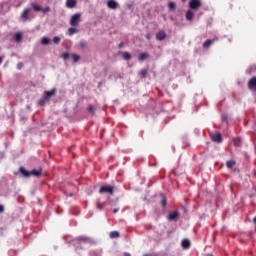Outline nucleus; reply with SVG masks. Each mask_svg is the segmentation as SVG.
Instances as JSON below:
<instances>
[{
	"instance_id": "1",
	"label": "nucleus",
	"mask_w": 256,
	"mask_h": 256,
	"mask_svg": "<svg viewBox=\"0 0 256 256\" xmlns=\"http://www.w3.org/2000/svg\"><path fill=\"white\" fill-rule=\"evenodd\" d=\"M100 195H113L115 193V186L104 185L99 189Z\"/></svg>"
},
{
	"instance_id": "2",
	"label": "nucleus",
	"mask_w": 256,
	"mask_h": 256,
	"mask_svg": "<svg viewBox=\"0 0 256 256\" xmlns=\"http://www.w3.org/2000/svg\"><path fill=\"white\" fill-rule=\"evenodd\" d=\"M33 15H31V9L30 8H26L22 11L20 19L21 21L25 22V21H31V19H33Z\"/></svg>"
},
{
	"instance_id": "3",
	"label": "nucleus",
	"mask_w": 256,
	"mask_h": 256,
	"mask_svg": "<svg viewBox=\"0 0 256 256\" xmlns=\"http://www.w3.org/2000/svg\"><path fill=\"white\" fill-rule=\"evenodd\" d=\"M79 23H81V14H73L70 18L71 27H79Z\"/></svg>"
},
{
	"instance_id": "4",
	"label": "nucleus",
	"mask_w": 256,
	"mask_h": 256,
	"mask_svg": "<svg viewBox=\"0 0 256 256\" xmlns=\"http://www.w3.org/2000/svg\"><path fill=\"white\" fill-rule=\"evenodd\" d=\"M77 241L81 243H93V240L87 236H78L73 240V243H77Z\"/></svg>"
},
{
	"instance_id": "5",
	"label": "nucleus",
	"mask_w": 256,
	"mask_h": 256,
	"mask_svg": "<svg viewBox=\"0 0 256 256\" xmlns=\"http://www.w3.org/2000/svg\"><path fill=\"white\" fill-rule=\"evenodd\" d=\"M189 7L191 9H198L201 7V0H190Z\"/></svg>"
},
{
	"instance_id": "6",
	"label": "nucleus",
	"mask_w": 256,
	"mask_h": 256,
	"mask_svg": "<svg viewBox=\"0 0 256 256\" xmlns=\"http://www.w3.org/2000/svg\"><path fill=\"white\" fill-rule=\"evenodd\" d=\"M212 141H214V143H223V137L221 136V133L217 132L213 134Z\"/></svg>"
},
{
	"instance_id": "7",
	"label": "nucleus",
	"mask_w": 256,
	"mask_h": 256,
	"mask_svg": "<svg viewBox=\"0 0 256 256\" xmlns=\"http://www.w3.org/2000/svg\"><path fill=\"white\" fill-rule=\"evenodd\" d=\"M107 7L108 9H117V7H119V3H117L115 0H108Z\"/></svg>"
},
{
	"instance_id": "8",
	"label": "nucleus",
	"mask_w": 256,
	"mask_h": 256,
	"mask_svg": "<svg viewBox=\"0 0 256 256\" xmlns=\"http://www.w3.org/2000/svg\"><path fill=\"white\" fill-rule=\"evenodd\" d=\"M168 221H177L179 219V212H172L167 217Z\"/></svg>"
},
{
	"instance_id": "9",
	"label": "nucleus",
	"mask_w": 256,
	"mask_h": 256,
	"mask_svg": "<svg viewBox=\"0 0 256 256\" xmlns=\"http://www.w3.org/2000/svg\"><path fill=\"white\" fill-rule=\"evenodd\" d=\"M181 246L185 250L190 249L191 241H189V239H183L182 242H181Z\"/></svg>"
},
{
	"instance_id": "10",
	"label": "nucleus",
	"mask_w": 256,
	"mask_h": 256,
	"mask_svg": "<svg viewBox=\"0 0 256 256\" xmlns=\"http://www.w3.org/2000/svg\"><path fill=\"white\" fill-rule=\"evenodd\" d=\"M77 6V0H67L66 1V7L68 9H73V7Z\"/></svg>"
},
{
	"instance_id": "11",
	"label": "nucleus",
	"mask_w": 256,
	"mask_h": 256,
	"mask_svg": "<svg viewBox=\"0 0 256 256\" xmlns=\"http://www.w3.org/2000/svg\"><path fill=\"white\" fill-rule=\"evenodd\" d=\"M165 37H167V33H165V31H159L157 34H156V39L158 41H163L165 39Z\"/></svg>"
},
{
	"instance_id": "12",
	"label": "nucleus",
	"mask_w": 256,
	"mask_h": 256,
	"mask_svg": "<svg viewBox=\"0 0 256 256\" xmlns=\"http://www.w3.org/2000/svg\"><path fill=\"white\" fill-rule=\"evenodd\" d=\"M55 93H57V89L53 88L51 90L44 92V97H53L55 96Z\"/></svg>"
},
{
	"instance_id": "13",
	"label": "nucleus",
	"mask_w": 256,
	"mask_h": 256,
	"mask_svg": "<svg viewBox=\"0 0 256 256\" xmlns=\"http://www.w3.org/2000/svg\"><path fill=\"white\" fill-rule=\"evenodd\" d=\"M43 173L42 169H34L32 171H30V175H33L34 177H41V174Z\"/></svg>"
},
{
	"instance_id": "14",
	"label": "nucleus",
	"mask_w": 256,
	"mask_h": 256,
	"mask_svg": "<svg viewBox=\"0 0 256 256\" xmlns=\"http://www.w3.org/2000/svg\"><path fill=\"white\" fill-rule=\"evenodd\" d=\"M194 16H195V14L193 13V11L188 10L186 12V19H187V21H192Z\"/></svg>"
},
{
	"instance_id": "15",
	"label": "nucleus",
	"mask_w": 256,
	"mask_h": 256,
	"mask_svg": "<svg viewBox=\"0 0 256 256\" xmlns=\"http://www.w3.org/2000/svg\"><path fill=\"white\" fill-rule=\"evenodd\" d=\"M236 163H237V162H235V160H228V161L226 162V167H227L228 169H233V167H235Z\"/></svg>"
},
{
	"instance_id": "16",
	"label": "nucleus",
	"mask_w": 256,
	"mask_h": 256,
	"mask_svg": "<svg viewBox=\"0 0 256 256\" xmlns=\"http://www.w3.org/2000/svg\"><path fill=\"white\" fill-rule=\"evenodd\" d=\"M20 173L24 176V177H31V172L25 170V168L20 167Z\"/></svg>"
},
{
	"instance_id": "17",
	"label": "nucleus",
	"mask_w": 256,
	"mask_h": 256,
	"mask_svg": "<svg viewBox=\"0 0 256 256\" xmlns=\"http://www.w3.org/2000/svg\"><path fill=\"white\" fill-rule=\"evenodd\" d=\"M49 99H50L49 97L42 98L41 100H39L38 105L40 107H43V105H45V103H49Z\"/></svg>"
},
{
	"instance_id": "18",
	"label": "nucleus",
	"mask_w": 256,
	"mask_h": 256,
	"mask_svg": "<svg viewBox=\"0 0 256 256\" xmlns=\"http://www.w3.org/2000/svg\"><path fill=\"white\" fill-rule=\"evenodd\" d=\"M119 232L118 231H112L110 232V239H119Z\"/></svg>"
},
{
	"instance_id": "19",
	"label": "nucleus",
	"mask_w": 256,
	"mask_h": 256,
	"mask_svg": "<svg viewBox=\"0 0 256 256\" xmlns=\"http://www.w3.org/2000/svg\"><path fill=\"white\" fill-rule=\"evenodd\" d=\"M51 43V40L48 37H42L41 38V44L42 45H49Z\"/></svg>"
},
{
	"instance_id": "20",
	"label": "nucleus",
	"mask_w": 256,
	"mask_h": 256,
	"mask_svg": "<svg viewBox=\"0 0 256 256\" xmlns=\"http://www.w3.org/2000/svg\"><path fill=\"white\" fill-rule=\"evenodd\" d=\"M148 57H149V54L141 53V54H139L138 59H139V61H145V59H147Z\"/></svg>"
},
{
	"instance_id": "21",
	"label": "nucleus",
	"mask_w": 256,
	"mask_h": 256,
	"mask_svg": "<svg viewBox=\"0 0 256 256\" xmlns=\"http://www.w3.org/2000/svg\"><path fill=\"white\" fill-rule=\"evenodd\" d=\"M14 39L17 43H19V41H21V39H23V35H21V33H16L14 36Z\"/></svg>"
},
{
	"instance_id": "22",
	"label": "nucleus",
	"mask_w": 256,
	"mask_h": 256,
	"mask_svg": "<svg viewBox=\"0 0 256 256\" xmlns=\"http://www.w3.org/2000/svg\"><path fill=\"white\" fill-rule=\"evenodd\" d=\"M75 33H77V29L74 26L68 29V35H75Z\"/></svg>"
},
{
	"instance_id": "23",
	"label": "nucleus",
	"mask_w": 256,
	"mask_h": 256,
	"mask_svg": "<svg viewBox=\"0 0 256 256\" xmlns=\"http://www.w3.org/2000/svg\"><path fill=\"white\" fill-rule=\"evenodd\" d=\"M74 63H77L79 61V59H81V56L77 55V54H72L71 55Z\"/></svg>"
},
{
	"instance_id": "24",
	"label": "nucleus",
	"mask_w": 256,
	"mask_h": 256,
	"mask_svg": "<svg viewBox=\"0 0 256 256\" xmlns=\"http://www.w3.org/2000/svg\"><path fill=\"white\" fill-rule=\"evenodd\" d=\"M32 9H34V11H42L41 6L35 3H32Z\"/></svg>"
},
{
	"instance_id": "25",
	"label": "nucleus",
	"mask_w": 256,
	"mask_h": 256,
	"mask_svg": "<svg viewBox=\"0 0 256 256\" xmlns=\"http://www.w3.org/2000/svg\"><path fill=\"white\" fill-rule=\"evenodd\" d=\"M123 59H125V61H129V59H131V54H129V52H124Z\"/></svg>"
},
{
	"instance_id": "26",
	"label": "nucleus",
	"mask_w": 256,
	"mask_h": 256,
	"mask_svg": "<svg viewBox=\"0 0 256 256\" xmlns=\"http://www.w3.org/2000/svg\"><path fill=\"white\" fill-rule=\"evenodd\" d=\"M53 43H55L56 45H59L61 43V38L59 36H55L53 38Z\"/></svg>"
},
{
	"instance_id": "27",
	"label": "nucleus",
	"mask_w": 256,
	"mask_h": 256,
	"mask_svg": "<svg viewBox=\"0 0 256 256\" xmlns=\"http://www.w3.org/2000/svg\"><path fill=\"white\" fill-rule=\"evenodd\" d=\"M211 43H213V40H206L205 43L203 44V47L207 48V47H211Z\"/></svg>"
},
{
	"instance_id": "28",
	"label": "nucleus",
	"mask_w": 256,
	"mask_h": 256,
	"mask_svg": "<svg viewBox=\"0 0 256 256\" xmlns=\"http://www.w3.org/2000/svg\"><path fill=\"white\" fill-rule=\"evenodd\" d=\"M160 204H161L163 207H167V198H166L165 196L162 197Z\"/></svg>"
},
{
	"instance_id": "29",
	"label": "nucleus",
	"mask_w": 256,
	"mask_h": 256,
	"mask_svg": "<svg viewBox=\"0 0 256 256\" xmlns=\"http://www.w3.org/2000/svg\"><path fill=\"white\" fill-rule=\"evenodd\" d=\"M175 7H176V5H175L174 2H170V3L168 4V8L170 9V11H173V9H175Z\"/></svg>"
},
{
	"instance_id": "30",
	"label": "nucleus",
	"mask_w": 256,
	"mask_h": 256,
	"mask_svg": "<svg viewBox=\"0 0 256 256\" xmlns=\"http://www.w3.org/2000/svg\"><path fill=\"white\" fill-rule=\"evenodd\" d=\"M79 47H80V49H85V47H87V42L81 41V42L79 43Z\"/></svg>"
},
{
	"instance_id": "31",
	"label": "nucleus",
	"mask_w": 256,
	"mask_h": 256,
	"mask_svg": "<svg viewBox=\"0 0 256 256\" xmlns=\"http://www.w3.org/2000/svg\"><path fill=\"white\" fill-rule=\"evenodd\" d=\"M140 77H146L147 76V70H142L139 72Z\"/></svg>"
},
{
	"instance_id": "32",
	"label": "nucleus",
	"mask_w": 256,
	"mask_h": 256,
	"mask_svg": "<svg viewBox=\"0 0 256 256\" xmlns=\"http://www.w3.org/2000/svg\"><path fill=\"white\" fill-rule=\"evenodd\" d=\"M234 144H235L237 147H239V145H241V139H239V138L234 139Z\"/></svg>"
},
{
	"instance_id": "33",
	"label": "nucleus",
	"mask_w": 256,
	"mask_h": 256,
	"mask_svg": "<svg viewBox=\"0 0 256 256\" xmlns=\"http://www.w3.org/2000/svg\"><path fill=\"white\" fill-rule=\"evenodd\" d=\"M103 207H105V204L100 203V202L97 203V209H99V211H101L103 209Z\"/></svg>"
},
{
	"instance_id": "34",
	"label": "nucleus",
	"mask_w": 256,
	"mask_h": 256,
	"mask_svg": "<svg viewBox=\"0 0 256 256\" xmlns=\"http://www.w3.org/2000/svg\"><path fill=\"white\" fill-rule=\"evenodd\" d=\"M61 57H62V59L67 60V59H69V53H63L61 55Z\"/></svg>"
},
{
	"instance_id": "35",
	"label": "nucleus",
	"mask_w": 256,
	"mask_h": 256,
	"mask_svg": "<svg viewBox=\"0 0 256 256\" xmlns=\"http://www.w3.org/2000/svg\"><path fill=\"white\" fill-rule=\"evenodd\" d=\"M93 110H94L93 105H89L88 106V113H92V115H93Z\"/></svg>"
},
{
	"instance_id": "36",
	"label": "nucleus",
	"mask_w": 256,
	"mask_h": 256,
	"mask_svg": "<svg viewBox=\"0 0 256 256\" xmlns=\"http://www.w3.org/2000/svg\"><path fill=\"white\" fill-rule=\"evenodd\" d=\"M51 9L49 8V6L45 7L44 9H42L43 13H49Z\"/></svg>"
},
{
	"instance_id": "37",
	"label": "nucleus",
	"mask_w": 256,
	"mask_h": 256,
	"mask_svg": "<svg viewBox=\"0 0 256 256\" xmlns=\"http://www.w3.org/2000/svg\"><path fill=\"white\" fill-rule=\"evenodd\" d=\"M5 211V207L3 205H0V213H3Z\"/></svg>"
},
{
	"instance_id": "38",
	"label": "nucleus",
	"mask_w": 256,
	"mask_h": 256,
	"mask_svg": "<svg viewBox=\"0 0 256 256\" xmlns=\"http://www.w3.org/2000/svg\"><path fill=\"white\" fill-rule=\"evenodd\" d=\"M227 119H228V117H227V115H222V121H227Z\"/></svg>"
},
{
	"instance_id": "39",
	"label": "nucleus",
	"mask_w": 256,
	"mask_h": 256,
	"mask_svg": "<svg viewBox=\"0 0 256 256\" xmlns=\"http://www.w3.org/2000/svg\"><path fill=\"white\" fill-rule=\"evenodd\" d=\"M17 67H18V69H22L23 68V64L22 63H18Z\"/></svg>"
},
{
	"instance_id": "40",
	"label": "nucleus",
	"mask_w": 256,
	"mask_h": 256,
	"mask_svg": "<svg viewBox=\"0 0 256 256\" xmlns=\"http://www.w3.org/2000/svg\"><path fill=\"white\" fill-rule=\"evenodd\" d=\"M113 213H119V208H114Z\"/></svg>"
},
{
	"instance_id": "41",
	"label": "nucleus",
	"mask_w": 256,
	"mask_h": 256,
	"mask_svg": "<svg viewBox=\"0 0 256 256\" xmlns=\"http://www.w3.org/2000/svg\"><path fill=\"white\" fill-rule=\"evenodd\" d=\"M146 39H151V35L146 34Z\"/></svg>"
},
{
	"instance_id": "42",
	"label": "nucleus",
	"mask_w": 256,
	"mask_h": 256,
	"mask_svg": "<svg viewBox=\"0 0 256 256\" xmlns=\"http://www.w3.org/2000/svg\"><path fill=\"white\" fill-rule=\"evenodd\" d=\"M3 63V57H0V65Z\"/></svg>"
},
{
	"instance_id": "43",
	"label": "nucleus",
	"mask_w": 256,
	"mask_h": 256,
	"mask_svg": "<svg viewBox=\"0 0 256 256\" xmlns=\"http://www.w3.org/2000/svg\"><path fill=\"white\" fill-rule=\"evenodd\" d=\"M206 256H214L213 254H207Z\"/></svg>"
},
{
	"instance_id": "44",
	"label": "nucleus",
	"mask_w": 256,
	"mask_h": 256,
	"mask_svg": "<svg viewBox=\"0 0 256 256\" xmlns=\"http://www.w3.org/2000/svg\"><path fill=\"white\" fill-rule=\"evenodd\" d=\"M182 1H187V0H182Z\"/></svg>"
}]
</instances>
